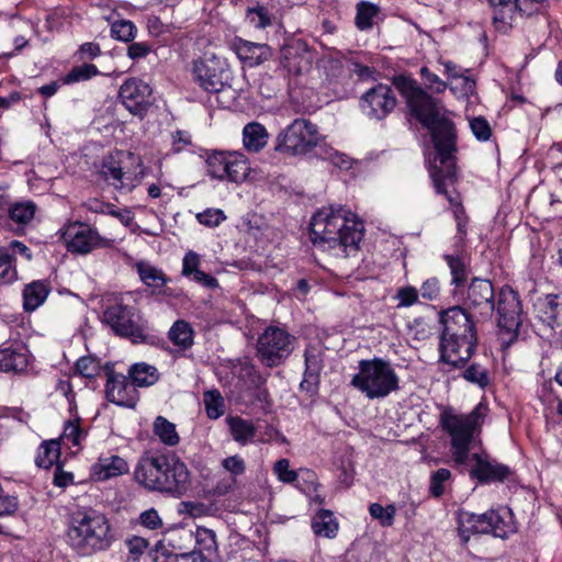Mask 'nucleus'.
I'll return each instance as SVG.
<instances>
[{
	"mask_svg": "<svg viewBox=\"0 0 562 562\" xmlns=\"http://www.w3.org/2000/svg\"><path fill=\"white\" fill-rule=\"evenodd\" d=\"M2 248L8 249L9 254L12 255L13 259L16 255H20L27 261L32 260L33 258L31 249L25 244L19 240H12L8 244V246H3Z\"/></svg>",
	"mask_w": 562,
	"mask_h": 562,
	"instance_id": "obj_61",
	"label": "nucleus"
},
{
	"mask_svg": "<svg viewBox=\"0 0 562 562\" xmlns=\"http://www.w3.org/2000/svg\"><path fill=\"white\" fill-rule=\"evenodd\" d=\"M497 312V325L503 335V340L512 342L517 337L518 328L521 325V304L518 294L509 289L503 288L497 294L495 302Z\"/></svg>",
	"mask_w": 562,
	"mask_h": 562,
	"instance_id": "obj_13",
	"label": "nucleus"
},
{
	"mask_svg": "<svg viewBox=\"0 0 562 562\" xmlns=\"http://www.w3.org/2000/svg\"><path fill=\"white\" fill-rule=\"evenodd\" d=\"M463 378L467 381L479 384L482 387L487 385L490 382L487 371L477 363H473L468 369H465L463 371Z\"/></svg>",
	"mask_w": 562,
	"mask_h": 562,
	"instance_id": "obj_49",
	"label": "nucleus"
},
{
	"mask_svg": "<svg viewBox=\"0 0 562 562\" xmlns=\"http://www.w3.org/2000/svg\"><path fill=\"white\" fill-rule=\"evenodd\" d=\"M136 269L142 282L148 288H151L153 294L171 295V290L165 288L168 278L162 270L145 261L137 262Z\"/></svg>",
	"mask_w": 562,
	"mask_h": 562,
	"instance_id": "obj_24",
	"label": "nucleus"
},
{
	"mask_svg": "<svg viewBox=\"0 0 562 562\" xmlns=\"http://www.w3.org/2000/svg\"><path fill=\"white\" fill-rule=\"evenodd\" d=\"M68 251L78 255H88L95 249L111 248L114 240L103 237L90 225L82 222L69 223L61 235Z\"/></svg>",
	"mask_w": 562,
	"mask_h": 562,
	"instance_id": "obj_12",
	"label": "nucleus"
},
{
	"mask_svg": "<svg viewBox=\"0 0 562 562\" xmlns=\"http://www.w3.org/2000/svg\"><path fill=\"white\" fill-rule=\"evenodd\" d=\"M395 299L398 300L397 307H408L418 300V291L414 286H403L397 290Z\"/></svg>",
	"mask_w": 562,
	"mask_h": 562,
	"instance_id": "obj_55",
	"label": "nucleus"
},
{
	"mask_svg": "<svg viewBox=\"0 0 562 562\" xmlns=\"http://www.w3.org/2000/svg\"><path fill=\"white\" fill-rule=\"evenodd\" d=\"M125 543L134 561H136L148 547V541L145 538L136 536L127 539Z\"/></svg>",
	"mask_w": 562,
	"mask_h": 562,
	"instance_id": "obj_59",
	"label": "nucleus"
},
{
	"mask_svg": "<svg viewBox=\"0 0 562 562\" xmlns=\"http://www.w3.org/2000/svg\"><path fill=\"white\" fill-rule=\"evenodd\" d=\"M201 257L193 250L188 251L182 260V274L191 277V273L200 269Z\"/></svg>",
	"mask_w": 562,
	"mask_h": 562,
	"instance_id": "obj_58",
	"label": "nucleus"
},
{
	"mask_svg": "<svg viewBox=\"0 0 562 562\" xmlns=\"http://www.w3.org/2000/svg\"><path fill=\"white\" fill-rule=\"evenodd\" d=\"M312 529L316 536L335 538L338 531V521L333 512L321 509L312 520Z\"/></svg>",
	"mask_w": 562,
	"mask_h": 562,
	"instance_id": "obj_29",
	"label": "nucleus"
},
{
	"mask_svg": "<svg viewBox=\"0 0 562 562\" xmlns=\"http://www.w3.org/2000/svg\"><path fill=\"white\" fill-rule=\"evenodd\" d=\"M396 105V99L392 88L379 83L368 90L362 99L361 106L368 116L376 120L385 117Z\"/></svg>",
	"mask_w": 562,
	"mask_h": 562,
	"instance_id": "obj_17",
	"label": "nucleus"
},
{
	"mask_svg": "<svg viewBox=\"0 0 562 562\" xmlns=\"http://www.w3.org/2000/svg\"><path fill=\"white\" fill-rule=\"evenodd\" d=\"M68 541L72 549L85 557L106 550L112 543L108 519L97 513L74 517L68 529Z\"/></svg>",
	"mask_w": 562,
	"mask_h": 562,
	"instance_id": "obj_5",
	"label": "nucleus"
},
{
	"mask_svg": "<svg viewBox=\"0 0 562 562\" xmlns=\"http://www.w3.org/2000/svg\"><path fill=\"white\" fill-rule=\"evenodd\" d=\"M134 477L149 491L181 495L188 488L190 474L179 460L170 462L164 454L146 453L138 460Z\"/></svg>",
	"mask_w": 562,
	"mask_h": 562,
	"instance_id": "obj_4",
	"label": "nucleus"
},
{
	"mask_svg": "<svg viewBox=\"0 0 562 562\" xmlns=\"http://www.w3.org/2000/svg\"><path fill=\"white\" fill-rule=\"evenodd\" d=\"M232 48L248 67L259 66L272 57V49L269 45L249 42L240 37L234 38Z\"/></svg>",
	"mask_w": 562,
	"mask_h": 562,
	"instance_id": "obj_21",
	"label": "nucleus"
},
{
	"mask_svg": "<svg viewBox=\"0 0 562 562\" xmlns=\"http://www.w3.org/2000/svg\"><path fill=\"white\" fill-rule=\"evenodd\" d=\"M29 366V351L24 346H0V371L21 373Z\"/></svg>",
	"mask_w": 562,
	"mask_h": 562,
	"instance_id": "obj_23",
	"label": "nucleus"
},
{
	"mask_svg": "<svg viewBox=\"0 0 562 562\" xmlns=\"http://www.w3.org/2000/svg\"><path fill=\"white\" fill-rule=\"evenodd\" d=\"M394 85L406 99L412 114L430 133L436 149L430 177L437 193L443 194L449 203L454 206L458 229L462 232L461 214L464 213L463 206L458 196L447 190L448 183H452L456 177V126L449 119L447 110L423 90L415 80L400 76L394 79Z\"/></svg>",
	"mask_w": 562,
	"mask_h": 562,
	"instance_id": "obj_1",
	"label": "nucleus"
},
{
	"mask_svg": "<svg viewBox=\"0 0 562 562\" xmlns=\"http://www.w3.org/2000/svg\"><path fill=\"white\" fill-rule=\"evenodd\" d=\"M504 521L495 510H488L481 515L463 513L459 520V535L464 541L470 539L471 533H493L502 537Z\"/></svg>",
	"mask_w": 562,
	"mask_h": 562,
	"instance_id": "obj_16",
	"label": "nucleus"
},
{
	"mask_svg": "<svg viewBox=\"0 0 562 562\" xmlns=\"http://www.w3.org/2000/svg\"><path fill=\"white\" fill-rule=\"evenodd\" d=\"M76 370L81 376L93 379L99 375L101 371V364L99 359L95 357L85 356L77 360Z\"/></svg>",
	"mask_w": 562,
	"mask_h": 562,
	"instance_id": "obj_44",
	"label": "nucleus"
},
{
	"mask_svg": "<svg viewBox=\"0 0 562 562\" xmlns=\"http://www.w3.org/2000/svg\"><path fill=\"white\" fill-rule=\"evenodd\" d=\"M100 172L104 179L116 189H126L130 191L133 187L132 183L124 182L123 167L116 156H106L102 161Z\"/></svg>",
	"mask_w": 562,
	"mask_h": 562,
	"instance_id": "obj_27",
	"label": "nucleus"
},
{
	"mask_svg": "<svg viewBox=\"0 0 562 562\" xmlns=\"http://www.w3.org/2000/svg\"><path fill=\"white\" fill-rule=\"evenodd\" d=\"M49 293L46 282L37 280L25 285L23 291V307L26 312H33L41 306Z\"/></svg>",
	"mask_w": 562,
	"mask_h": 562,
	"instance_id": "obj_28",
	"label": "nucleus"
},
{
	"mask_svg": "<svg viewBox=\"0 0 562 562\" xmlns=\"http://www.w3.org/2000/svg\"><path fill=\"white\" fill-rule=\"evenodd\" d=\"M127 471V462L119 456L101 457L93 465V474L100 481L109 480Z\"/></svg>",
	"mask_w": 562,
	"mask_h": 562,
	"instance_id": "obj_25",
	"label": "nucleus"
},
{
	"mask_svg": "<svg viewBox=\"0 0 562 562\" xmlns=\"http://www.w3.org/2000/svg\"><path fill=\"white\" fill-rule=\"evenodd\" d=\"M86 436L87 431L80 427L79 418L66 422L63 431V439L71 442L72 446H79Z\"/></svg>",
	"mask_w": 562,
	"mask_h": 562,
	"instance_id": "obj_47",
	"label": "nucleus"
},
{
	"mask_svg": "<svg viewBox=\"0 0 562 562\" xmlns=\"http://www.w3.org/2000/svg\"><path fill=\"white\" fill-rule=\"evenodd\" d=\"M18 279V271L12 255L0 247V285L10 284Z\"/></svg>",
	"mask_w": 562,
	"mask_h": 562,
	"instance_id": "obj_42",
	"label": "nucleus"
},
{
	"mask_svg": "<svg viewBox=\"0 0 562 562\" xmlns=\"http://www.w3.org/2000/svg\"><path fill=\"white\" fill-rule=\"evenodd\" d=\"M103 318L116 335L130 338L133 342L145 339L144 322L134 307L122 303L112 304L104 311Z\"/></svg>",
	"mask_w": 562,
	"mask_h": 562,
	"instance_id": "obj_11",
	"label": "nucleus"
},
{
	"mask_svg": "<svg viewBox=\"0 0 562 562\" xmlns=\"http://www.w3.org/2000/svg\"><path fill=\"white\" fill-rule=\"evenodd\" d=\"M269 133L267 128L258 123L250 122L244 126L243 144L250 153H259L268 144Z\"/></svg>",
	"mask_w": 562,
	"mask_h": 562,
	"instance_id": "obj_26",
	"label": "nucleus"
},
{
	"mask_svg": "<svg viewBox=\"0 0 562 562\" xmlns=\"http://www.w3.org/2000/svg\"><path fill=\"white\" fill-rule=\"evenodd\" d=\"M536 317L547 327H562V295L548 294L533 303Z\"/></svg>",
	"mask_w": 562,
	"mask_h": 562,
	"instance_id": "obj_20",
	"label": "nucleus"
},
{
	"mask_svg": "<svg viewBox=\"0 0 562 562\" xmlns=\"http://www.w3.org/2000/svg\"><path fill=\"white\" fill-rule=\"evenodd\" d=\"M369 512L372 518L378 519L384 527H390L394 522V516L396 513L394 505L383 507L382 505L374 503L370 505Z\"/></svg>",
	"mask_w": 562,
	"mask_h": 562,
	"instance_id": "obj_46",
	"label": "nucleus"
},
{
	"mask_svg": "<svg viewBox=\"0 0 562 562\" xmlns=\"http://www.w3.org/2000/svg\"><path fill=\"white\" fill-rule=\"evenodd\" d=\"M188 278L205 288H209V289H214V288L218 286V282L214 277H212L209 273L203 272L200 269L193 271L191 273V277H188Z\"/></svg>",
	"mask_w": 562,
	"mask_h": 562,
	"instance_id": "obj_63",
	"label": "nucleus"
},
{
	"mask_svg": "<svg viewBox=\"0 0 562 562\" xmlns=\"http://www.w3.org/2000/svg\"><path fill=\"white\" fill-rule=\"evenodd\" d=\"M440 284L437 278L427 279L420 286V295L428 301H435L439 297Z\"/></svg>",
	"mask_w": 562,
	"mask_h": 562,
	"instance_id": "obj_56",
	"label": "nucleus"
},
{
	"mask_svg": "<svg viewBox=\"0 0 562 562\" xmlns=\"http://www.w3.org/2000/svg\"><path fill=\"white\" fill-rule=\"evenodd\" d=\"M296 338L286 330L269 326L258 337L257 357L268 368H276L282 364L293 352Z\"/></svg>",
	"mask_w": 562,
	"mask_h": 562,
	"instance_id": "obj_9",
	"label": "nucleus"
},
{
	"mask_svg": "<svg viewBox=\"0 0 562 562\" xmlns=\"http://www.w3.org/2000/svg\"><path fill=\"white\" fill-rule=\"evenodd\" d=\"M98 68L92 64H83L74 67L64 78V82L69 85L74 82L89 80L98 75Z\"/></svg>",
	"mask_w": 562,
	"mask_h": 562,
	"instance_id": "obj_45",
	"label": "nucleus"
},
{
	"mask_svg": "<svg viewBox=\"0 0 562 562\" xmlns=\"http://www.w3.org/2000/svg\"><path fill=\"white\" fill-rule=\"evenodd\" d=\"M363 237V223L355 213L341 205H330L316 212L310 223V239L322 250L349 257L359 249Z\"/></svg>",
	"mask_w": 562,
	"mask_h": 562,
	"instance_id": "obj_2",
	"label": "nucleus"
},
{
	"mask_svg": "<svg viewBox=\"0 0 562 562\" xmlns=\"http://www.w3.org/2000/svg\"><path fill=\"white\" fill-rule=\"evenodd\" d=\"M135 32L136 27L131 21L121 20L111 25V35L119 41H132L135 37Z\"/></svg>",
	"mask_w": 562,
	"mask_h": 562,
	"instance_id": "obj_48",
	"label": "nucleus"
},
{
	"mask_svg": "<svg viewBox=\"0 0 562 562\" xmlns=\"http://www.w3.org/2000/svg\"><path fill=\"white\" fill-rule=\"evenodd\" d=\"M19 506L18 499L8 494H0V516L12 515Z\"/></svg>",
	"mask_w": 562,
	"mask_h": 562,
	"instance_id": "obj_62",
	"label": "nucleus"
},
{
	"mask_svg": "<svg viewBox=\"0 0 562 562\" xmlns=\"http://www.w3.org/2000/svg\"><path fill=\"white\" fill-rule=\"evenodd\" d=\"M133 384L138 387H148L159 380V372L156 367L145 362L135 363L128 370Z\"/></svg>",
	"mask_w": 562,
	"mask_h": 562,
	"instance_id": "obj_32",
	"label": "nucleus"
},
{
	"mask_svg": "<svg viewBox=\"0 0 562 562\" xmlns=\"http://www.w3.org/2000/svg\"><path fill=\"white\" fill-rule=\"evenodd\" d=\"M495 297L493 283L488 279L473 278L468 285L463 305L467 311L488 318L495 311Z\"/></svg>",
	"mask_w": 562,
	"mask_h": 562,
	"instance_id": "obj_15",
	"label": "nucleus"
},
{
	"mask_svg": "<svg viewBox=\"0 0 562 562\" xmlns=\"http://www.w3.org/2000/svg\"><path fill=\"white\" fill-rule=\"evenodd\" d=\"M205 162L209 176L236 183L244 181L250 170L246 156L238 151L214 150L209 154Z\"/></svg>",
	"mask_w": 562,
	"mask_h": 562,
	"instance_id": "obj_10",
	"label": "nucleus"
},
{
	"mask_svg": "<svg viewBox=\"0 0 562 562\" xmlns=\"http://www.w3.org/2000/svg\"><path fill=\"white\" fill-rule=\"evenodd\" d=\"M138 521L142 526L155 530L162 526L158 512L154 508L147 509L139 515Z\"/></svg>",
	"mask_w": 562,
	"mask_h": 562,
	"instance_id": "obj_57",
	"label": "nucleus"
},
{
	"mask_svg": "<svg viewBox=\"0 0 562 562\" xmlns=\"http://www.w3.org/2000/svg\"><path fill=\"white\" fill-rule=\"evenodd\" d=\"M106 397L110 402L134 408L138 401L136 385L123 374L112 373L106 382Z\"/></svg>",
	"mask_w": 562,
	"mask_h": 562,
	"instance_id": "obj_18",
	"label": "nucleus"
},
{
	"mask_svg": "<svg viewBox=\"0 0 562 562\" xmlns=\"http://www.w3.org/2000/svg\"><path fill=\"white\" fill-rule=\"evenodd\" d=\"M154 432L167 446H176L179 442L176 425L162 416L155 419Z\"/></svg>",
	"mask_w": 562,
	"mask_h": 562,
	"instance_id": "obj_39",
	"label": "nucleus"
},
{
	"mask_svg": "<svg viewBox=\"0 0 562 562\" xmlns=\"http://www.w3.org/2000/svg\"><path fill=\"white\" fill-rule=\"evenodd\" d=\"M548 0H514L512 4L510 20H514V15L519 14L521 16H531L539 14L543 11Z\"/></svg>",
	"mask_w": 562,
	"mask_h": 562,
	"instance_id": "obj_41",
	"label": "nucleus"
},
{
	"mask_svg": "<svg viewBox=\"0 0 562 562\" xmlns=\"http://www.w3.org/2000/svg\"><path fill=\"white\" fill-rule=\"evenodd\" d=\"M37 211V205L31 200L12 203L8 209L9 218L23 228L30 224Z\"/></svg>",
	"mask_w": 562,
	"mask_h": 562,
	"instance_id": "obj_30",
	"label": "nucleus"
},
{
	"mask_svg": "<svg viewBox=\"0 0 562 562\" xmlns=\"http://www.w3.org/2000/svg\"><path fill=\"white\" fill-rule=\"evenodd\" d=\"M304 359L305 372L301 385H316L318 383L319 373L323 369V359L321 352L316 348L310 347L305 350Z\"/></svg>",
	"mask_w": 562,
	"mask_h": 562,
	"instance_id": "obj_31",
	"label": "nucleus"
},
{
	"mask_svg": "<svg viewBox=\"0 0 562 562\" xmlns=\"http://www.w3.org/2000/svg\"><path fill=\"white\" fill-rule=\"evenodd\" d=\"M470 127L479 140H487L492 136L490 123L482 116L472 119L470 121Z\"/></svg>",
	"mask_w": 562,
	"mask_h": 562,
	"instance_id": "obj_54",
	"label": "nucleus"
},
{
	"mask_svg": "<svg viewBox=\"0 0 562 562\" xmlns=\"http://www.w3.org/2000/svg\"><path fill=\"white\" fill-rule=\"evenodd\" d=\"M60 447L58 441L50 440L42 443L38 448L35 459L36 465L43 469H49L58 461Z\"/></svg>",
	"mask_w": 562,
	"mask_h": 562,
	"instance_id": "obj_36",
	"label": "nucleus"
},
{
	"mask_svg": "<svg viewBox=\"0 0 562 562\" xmlns=\"http://www.w3.org/2000/svg\"><path fill=\"white\" fill-rule=\"evenodd\" d=\"M472 459L475 465L471 470V474L480 482L503 481L505 480L510 470L507 465L497 463L479 453H473Z\"/></svg>",
	"mask_w": 562,
	"mask_h": 562,
	"instance_id": "obj_22",
	"label": "nucleus"
},
{
	"mask_svg": "<svg viewBox=\"0 0 562 562\" xmlns=\"http://www.w3.org/2000/svg\"><path fill=\"white\" fill-rule=\"evenodd\" d=\"M119 95L125 109L140 119L146 115L155 102L150 86L136 78L125 80L120 88Z\"/></svg>",
	"mask_w": 562,
	"mask_h": 562,
	"instance_id": "obj_14",
	"label": "nucleus"
},
{
	"mask_svg": "<svg viewBox=\"0 0 562 562\" xmlns=\"http://www.w3.org/2000/svg\"><path fill=\"white\" fill-rule=\"evenodd\" d=\"M420 76L424 85L432 92L440 93L446 90L447 83L441 80L436 74L431 72L427 67L420 68Z\"/></svg>",
	"mask_w": 562,
	"mask_h": 562,
	"instance_id": "obj_53",
	"label": "nucleus"
},
{
	"mask_svg": "<svg viewBox=\"0 0 562 562\" xmlns=\"http://www.w3.org/2000/svg\"><path fill=\"white\" fill-rule=\"evenodd\" d=\"M273 472L279 481L290 484L297 480V473L290 469V461L288 459H280L274 463Z\"/></svg>",
	"mask_w": 562,
	"mask_h": 562,
	"instance_id": "obj_52",
	"label": "nucleus"
},
{
	"mask_svg": "<svg viewBox=\"0 0 562 562\" xmlns=\"http://www.w3.org/2000/svg\"><path fill=\"white\" fill-rule=\"evenodd\" d=\"M319 137L315 124L296 119L278 134L274 150L288 156H304L318 145Z\"/></svg>",
	"mask_w": 562,
	"mask_h": 562,
	"instance_id": "obj_8",
	"label": "nucleus"
},
{
	"mask_svg": "<svg viewBox=\"0 0 562 562\" xmlns=\"http://www.w3.org/2000/svg\"><path fill=\"white\" fill-rule=\"evenodd\" d=\"M196 220L200 224L207 227H216L226 220L224 212L220 209H207L196 214Z\"/></svg>",
	"mask_w": 562,
	"mask_h": 562,
	"instance_id": "obj_50",
	"label": "nucleus"
},
{
	"mask_svg": "<svg viewBox=\"0 0 562 562\" xmlns=\"http://www.w3.org/2000/svg\"><path fill=\"white\" fill-rule=\"evenodd\" d=\"M194 80L206 92H220L223 87V71L215 59H200L193 64Z\"/></svg>",
	"mask_w": 562,
	"mask_h": 562,
	"instance_id": "obj_19",
	"label": "nucleus"
},
{
	"mask_svg": "<svg viewBox=\"0 0 562 562\" xmlns=\"http://www.w3.org/2000/svg\"><path fill=\"white\" fill-rule=\"evenodd\" d=\"M440 361L451 368L463 367L474 353L477 334L474 321L462 306H452L439 313Z\"/></svg>",
	"mask_w": 562,
	"mask_h": 562,
	"instance_id": "obj_3",
	"label": "nucleus"
},
{
	"mask_svg": "<svg viewBox=\"0 0 562 562\" xmlns=\"http://www.w3.org/2000/svg\"><path fill=\"white\" fill-rule=\"evenodd\" d=\"M195 542L199 551L209 558L217 552V542L215 532L204 527H198L195 530Z\"/></svg>",
	"mask_w": 562,
	"mask_h": 562,
	"instance_id": "obj_40",
	"label": "nucleus"
},
{
	"mask_svg": "<svg viewBox=\"0 0 562 562\" xmlns=\"http://www.w3.org/2000/svg\"><path fill=\"white\" fill-rule=\"evenodd\" d=\"M484 406L479 404L468 415L442 414L441 424L451 437L452 457L456 463L464 464L469 458L474 432L484 416Z\"/></svg>",
	"mask_w": 562,
	"mask_h": 562,
	"instance_id": "obj_7",
	"label": "nucleus"
},
{
	"mask_svg": "<svg viewBox=\"0 0 562 562\" xmlns=\"http://www.w3.org/2000/svg\"><path fill=\"white\" fill-rule=\"evenodd\" d=\"M191 144V136L186 131H177L172 134V151L180 153Z\"/></svg>",
	"mask_w": 562,
	"mask_h": 562,
	"instance_id": "obj_64",
	"label": "nucleus"
},
{
	"mask_svg": "<svg viewBox=\"0 0 562 562\" xmlns=\"http://www.w3.org/2000/svg\"><path fill=\"white\" fill-rule=\"evenodd\" d=\"M168 335L169 339L182 349H188L193 344V330L184 321H177Z\"/></svg>",
	"mask_w": 562,
	"mask_h": 562,
	"instance_id": "obj_37",
	"label": "nucleus"
},
{
	"mask_svg": "<svg viewBox=\"0 0 562 562\" xmlns=\"http://www.w3.org/2000/svg\"><path fill=\"white\" fill-rule=\"evenodd\" d=\"M379 13V7L367 1L357 4L356 25L359 30H368L373 25V19Z\"/></svg>",
	"mask_w": 562,
	"mask_h": 562,
	"instance_id": "obj_43",
	"label": "nucleus"
},
{
	"mask_svg": "<svg viewBox=\"0 0 562 562\" xmlns=\"http://www.w3.org/2000/svg\"><path fill=\"white\" fill-rule=\"evenodd\" d=\"M451 473L448 469L441 468L432 473L430 480V493L435 497H440L445 493L443 483L449 481Z\"/></svg>",
	"mask_w": 562,
	"mask_h": 562,
	"instance_id": "obj_51",
	"label": "nucleus"
},
{
	"mask_svg": "<svg viewBox=\"0 0 562 562\" xmlns=\"http://www.w3.org/2000/svg\"><path fill=\"white\" fill-rule=\"evenodd\" d=\"M443 259L450 269L451 283L456 285V288L461 286L468 277V262L465 256L461 254L445 255Z\"/></svg>",
	"mask_w": 562,
	"mask_h": 562,
	"instance_id": "obj_35",
	"label": "nucleus"
},
{
	"mask_svg": "<svg viewBox=\"0 0 562 562\" xmlns=\"http://www.w3.org/2000/svg\"><path fill=\"white\" fill-rule=\"evenodd\" d=\"M245 18L255 29H266L272 24L274 14L268 4L258 2L247 8Z\"/></svg>",
	"mask_w": 562,
	"mask_h": 562,
	"instance_id": "obj_33",
	"label": "nucleus"
},
{
	"mask_svg": "<svg viewBox=\"0 0 562 562\" xmlns=\"http://www.w3.org/2000/svg\"><path fill=\"white\" fill-rule=\"evenodd\" d=\"M351 385L370 400L384 398L400 387L394 368L382 358L359 361V372L352 376Z\"/></svg>",
	"mask_w": 562,
	"mask_h": 562,
	"instance_id": "obj_6",
	"label": "nucleus"
},
{
	"mask_svg": "<svg viewBox=\"0 0 562 562\" xmlns=\"http://www.w3.org/2000/svg\"><path fill=\"white\" fill-rule=\"evenodd\" d=\"M233 439L241 445L247 443L256 435V428L249 420L239 416L228 417L226 419Z\"/></svg>",
	"mask_w": 562,
	"mask_h": 562,
	"instance_id": "obj_34",
	"label": "nucleus"
},
{
	"mask_svg": "<svg viewBox=\"0 0 562 562\" xmlns=\"http://www.w3.org/2000/svg\"><path fill=\"white\" fill-rule=\"evenodd\" d=\"M223 468L233 475H240L245 472L244 460L239 456H232L222 461Z\"/></svg>",
	"mask_w": 562,
	"mask_h": 562,
	"instance_id": "obj_60",
	"label": "nucleus"
},
{
	"mask_svg": "<svg viewBox=\"0 0 562 562\" xmlns=\"http://www.w3.org/2000/svg\"><path fill=\"white\" fill-rule=\"evenodd\" d=\"M203 403L209 418L217 419L225 413V402L218 390L213 389L203 393Z\"/></svg>",
	"mask_w": 562,
	"mask_h": 562,
	"instance_id": "obj_38",
	"label": "nucleus"
}]
</instances>
